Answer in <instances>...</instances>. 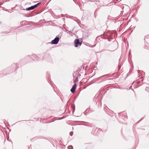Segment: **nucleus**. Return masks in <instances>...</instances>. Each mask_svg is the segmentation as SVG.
Returning <instances> with one entry per match:
<instances>
[{"instance_id": "1", "label": "nucleus", "mask_w": 149, "mask_h": 149, "mask_svg": "<svg viewBox=\"0 0 149 149\" xmlns=\"http://www.w3.org/2000/svg\"><path fill=\"white\" fill-rule=\"evenodd\" d=\"M82 41L79 42L78 39H76L74 41V43L75 44V47H77L79 46H81L82 44Z\"/></svg>"}, {"instance_id": "2", "label": "nucleus", "mask_w": 149, "mask_h": 149, "mask_svg": "<svg viewBox=\"0 0 149 149\" xmlns=\"http://www.w3.org/2000/svg\"><path fill=\"white\" fill-rule=\"evenodd\" d=\"M59 40V38L58 37H56L54 40L52 41V44H53L56 45L58 43Z\"/></svg>"}, {"instance_id": "3", "label": "nucleus", "mask_w": 149, "mask_h": 149, "mask_svg": "<svg viewBox=\"0 0 149 149\" xmlns=\"http://www.w3.org/2000/svg\"><path fill=\"white\" fill-rule=\"evenodd\" d=\"M76 88V84H74L73 86H72V88L70 90V91L71 93H73L74 92Z\"/></svg>"}, {"instance_id": "4", "label": "nucleus", "mask_w": 149, "mask_h": 149, "mask_svg": "<svg viewBox=\"0 0 149 149\" xmlns=\"http://www.w3.org/2000/svg\"><path fill=\"white\" fill-rule=\"evenodd\" d=\"M31 58L33 60L38 61L39 60V58L35 54H33L31 57Z\"/></svg>"}, {"instance_id": "5", "label": "nucleus", "mask_w": 149, "mask_h": 149, "mask_svg": "<svg viewBox=\"0 0 149 149\" xmlns=\"http://www.w3.org/2000/svg\"><path fill=\"white\" fill-rule=\"evenodd\" d=\"M34 9V6H31V7H29L26 8V10L29 11V10H32L33 9Z\"/></svg>"}, {"instance_id": "6", "label": "nucleus", "mask_w": 149, "mask_h": 149, "mask_svg": "<svg viewBox=\"0 0 149 149\" xmlns=\"http://www.w3.org/2000/svg\"><path fill=\"white\" fill-rule=\"evenodd\" d=\"M74 78H75V79L74 80V83L78 81V76H77L76 77L75 75H74Z\"/></svg>"}, {"instance_id": "7", "label": "nucleus", "mask_w": 149, "mask_h": 149, "mask_svg": "<svg viewBox=\"0 0 149 149\" xmlns=\"http://www.w3.org/2000/svg\"><path fill=\"white\" fill-rule=\"evenodd\" d=\"M68 149H73V146H70L68 147Z\"/></svg>"}, {"instance_id": "8", "label": "nucleus", "mask_w": 149, "mask_h": 149, "mask_svg": "<svg viewBox=\"0 0 149 149\" xmlns=\"http://www.w3.org/2000/svg\"><path fill=\"white\" fill-rule=\"evenodd\" d=\"M95 1V3L96 4H99L100 3V2L98 1Z\"/></svg>"}, {"instance_id": "9", "label": "nucleus", "mask_w": 149, "mask_h": 149, "mask_svg": "<svg viewBox=\"0 0 149 149\" xmlns=\"http://www.w3.org/2000/svg\"><path fill=\"white\" fill-rule=\"evenodd\" d=\"M38 6V5L37 4H35L33 6H34V8H36Z\"/></svg>"}, {"instance_id": "10", "label": "nucleus", "mask_w": 149, "mask_h": 149, "mask_svg": "<svg viewBox=\"0 0 149 149\" xmlns=\"http://www.w3.org/2000/svg\"><path fill=\"white\" fill-rule=\"evenodd\" d=\"M38 6V5L37 4H35L33 6H34V8H36Z\"/></svg>"}, {"instance_id": "11", "label": "nucleus", "mask_w": 149, "mask_h": 149, "mask_svg": "<svg viewBox=\"0 0 149 149\" xmlns=\"http://www.w3.org/2000/svg\"><path fill=\"white\" fill-rule=\"evenodd\" d=\"M70 135L71 136H72L73 135V132H71L70 133Z\"/></svg>"}, {"instance_id": "12", "label": "nucleus", "mask_w": 149, "mask_h": 149, "mask_svg": "<svg viewBox=\"0 0 149 149\" xmlns=\"http://www.w3.org/2000/svg\"><path fill=\"white\" fill-rule=\"evenodd\" d=\"M76 74H78V76H80V74H79V73H78V72H77L76 73Z\"/></svg>"}, {"instance_id": "13", "label": "nucleus", "mask_w": 149, "mask_h": 149, "mask_svg": "<svg viewBox=\"0 0 149 149\" xmlns=\"http://www.w3.org/2000/svg\"><path fill=\"white\" fill-rule=\"evenodd\" d=\"M40 3H40H40H37V4L38 5H38H39V4H40Z\"/></svg>"}, {"instance_id": "14", "label": "nucleus", "mask_w": 149, "mask_h": 149, "mask_svg": "<svg viewBox=\"0 0 149 149\" xmlns=\"http://www.w3.org/2000/svg\"><path fill=\"white\" fill-rule=\"evenodd\" d=\"M73 31V29H72V30H71L70 31V32H71L72 31Z\"/></svg>"}, {"instance_id": "15", "label": "nucleus", "mask_w": 149, "mask_h": 149, "mask_svg": "<svg viewBox=\"0 0 149 149\" xmlns=\"http://www.w3.org/2000/svg\"><path fill=\"white\" fill-rule=\"evenodd\" d=\"M118 68H119V69H120V66L119 65H118Z\"/></svg>"}, {"instance_id": "16", "label": "nucleus", "mask_w": 149, "mask_h": 149, "mask_svg": "<svg viewBox=\"0 0 149 149\" xmlns=\"http://www.w3.org/2000/svg\"><path fill=\"white\" fill-rule=\"evenodd\" d=\"M90 1L91 2L93 1H92V0H90Z\"/></svg>"}, {"instance_id": "17", "label": "nucleus", "mask_w": 149, "mask_h": 149, "mask_svg": "<svg viewBox=\"0 0 149 149\" xmlns=\"http://www.w3.org/2000/svg\"><path fill=\"white\" fill-rule=\"evenodd\" d=\"M5 32H2V33H5Z\"/></svg>"}]
</instances>
